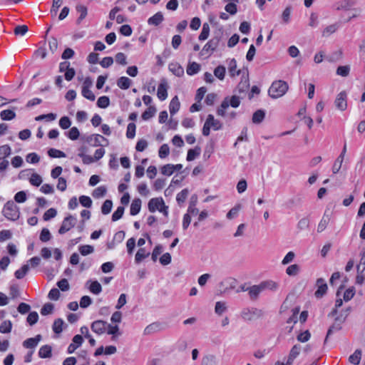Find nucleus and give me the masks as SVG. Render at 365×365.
<instances>
[{
  "label": "nucleus",
  "instance_id": "obj_46",
  "mask_svg": "<svg viewBox=\"0 0 365 365\" xmlns=\"http://www.w3.org/2000/svg\"><path fill=\"white\" fill-rule=\"evenodd\" d=\"M62 0H53V4L51 9V15L52 17H55L57 15L58 10L61 7Z\"/></svg>",
  "mask_w": 365,
  "mask_h": 365
},
{
  "label": "nucleus",
  "instance_id": "obj_23",
  "mask_svg": "<svg viewBox=\"0 0 365 365\" xmlns=\"http://www.w3.org/2000/svg\"><path fill=\"white\" fill-rule=\"evenodd\" d=\"M91 282V284L88 287L91 292H92L94 294H98L102 291V287L101 284L98 281H93L88 280L86 282V284Z\"/></svg>",
  "mask_w": 365,
  "mask_h": 365
},
{
  "label": "nucleus",
  "instance_id": "obj_62",
  "mask_svg": "<svg viewBox=\"0 0 365 365\" xmlns=\"http://www.w3.org/2000/svg\"><path fill=\"white\" fill-rule=\"evenodd\" d=\"M40 240L46 242L51 240V235L47 228H43L40 234Z\"/></svg>",
  "mask_w": 365,
  "mask_h": 365
},
{
  "label": "nucleus",
  "instance_id": "obj_22",
  "mask_svg": "<svg viewBox=\"0 0 365 365\" xmlns=\"http://www.w3.org/2000/svg\"><path fill=\"white\" fill-rule=\"evenodd\" d=\"M262 288L261 284L259 285H253L249 287V295L252 299H257L259 294L262 292Z\"/></svg>",
  "mask_w": 365,
  "mask_h": 365
},
{
  "label": "nucleus",
  "instance_id": "obj_12",
  "mask_svg": "<svg viewBox=\"0 0 365 365\" xmlns=\"http://www.w3.org/2000/svg\"><path fill=\"white\" fill-rule=\"evenodd\" d=\"M163 205L164 201L162 197H155L150 200L148 207L150 212H154L156 210H159Z\"/></svg>",
  "mask_w": 365,
  "mask_h": 365
},
{
  "label": "nucleus",
  "instance_id": "obj_18",
  "mask_svg": "<svg viewBox=\"0 0 365 365\" xmlns=\"http://www.w3.org/2000/svg\"><path fill=\"white\" fill-rule=\"evenodd\" d=\"M206 121L208 122V124L211 128L215 130H220L222 127V124L220 120L215 119L213 115L209 114L207 117Z\"/></svg>",
  "mask_w": 365,
  "mask_h": 365
},
{
  "label": "nucleus",
  "instance_id": "obj_29",
  "mask_svg": "<svg viewBox=\"0 0 365 365\" xmlns=\"http://www.w3.org/2000/svg\"><path fill=\"white\" fill-rule=\"evenodd\" d=\"M237 61L235 58H232L228 64V71L231 76H235L240 74V70L236 71Z\"/></svg>",
  "mask_w": 365,
  "mask_h": 365
},
{
  "label": "nucleus",
  "instance_id": "obj_43",
  "mask_svg": "<svg viewBox=\"0 0 365 365\" xmlns=\"http://www.w3.org/2000/svg\"><path fill=\"white\" fill-rule=\"evenodd\" d=\"M225 67L223 66H218L214 70V75L220 80H223L225 76Z\"/></svg>",
  "mask_w": 365,
  "mask_h": 365
},
{
  "label": "nucleus",
  "instance_id": "obj_25",
  "mask_svg": "<svg viewBox=\"0 0 365 365\" xmlns=\"http://www.w3.org/2000/svg\"><path fill=\"white\" fill-rule=\"evenodd\" d=\"M250 87V82L248 77L242 78L240 82L237 86V90L240 93H245L247 91Z\"/></svg>",
  "mask_w": 365,
  "mask_h": 365
},
{
  "label": "nucleus",
  "instance_id": "obj_41",
  "mask_svg": "<svg viewBox=\"0 0 365 365\" xmlns=\"http://www.w3.org/2000/svg\"><path fill=\"white\" fill-rule=\"evenodd\" d=\"M107 190L105 186H100L96 188L92 193V195L95 198H100L103 197L106 194Z\"/></svg>",
  "mask_w": 365,
  "mask_h": 365
},
{
  "label": "nucleus",
  "instance_id": "obj_31",
  "mask_svg": "<svg viewBox=\"0 0 365 365\" xmlns=\"http://www.w3.org/2000/svg\"><path fill=\"white\" fill-rule=\"evenodd\" d=\"M262 290L267 289L272 291H275L277 289L279 285L276 282L268 280L264 281L260 283Z\"/></svg>",
  "mask_w": 365,
  "mask_h": 365
},
{
  "label": "nucleus",
  "instance_id": "obj_61",
  "mask_svg": "<svg viewBox=\"0 0 365 365\" xmlns=\"http://www.w3.org/2000/svg\"><path fill=\"white\" fill-rule=\"evenodd\" d=\"M170 153V148L167 144H163L160 146L158 155L160 158H166Z\"/></svg>",
  "mask_w": 365,
  "mask_h": 365
},
{
  "label": "nucleus",
  "instance_id": "obj_5",
  "mask_svg": "<svg viewBox=\"0 0 365 365\" xmlns=\"http://www.w3.org/2000/svg\"><path fill=\"white\" fill-rule=\"evenodd\" d=\"M85 140L91 146H107L108 140L99 134H92L86 137Z\"/></svg>",
  "mask_w": 365,
  "mask_h": 365
},
{
  "label": "nucleus",
  "instance_id": "obj_27",
  "mask_svg": "<svg viewBox=\"0 0 365 365\" xmlns=\"http://www.w3.org/2000/svg\"><path fill=\"white\" fill-rule=\"evenodd\" d=\"M200 70V65L196 62L190 63L187 67V73L192 76L197 73Z\"/></svg>",
  "mask_w": 365,
  "mask_h": 365
},
{
  "label": "nucleus",
  "instance_id": "obj_50",
  "mask_svg": "<svg viewBox=\"0 0 365 365\" xmlns=\"http://www.w3.org/2000/svg\"><path fill=\"white\" fill-rule=\"evenodd\" d=\"M48 155L51 158H65L66 154L59 150L55 148H50L48 151Z\"/></svg>",
  "mask_w": 365,
  "mask_h": 365
},
{
  "label": "nucleus",
  "instance_id": "obj_63",
  "mask_svg": "<svg viewBox=\"0 0 365 365\" xmlns=\"http://www.w3.org/2000/svg\"><path fill=\"white\" fill-rule=\"evenodd\" d=\"M219 45H217L216 43V41H212V39H210L203 47L202 48V51H214L216 48Z\"/></svg>",
  "mask_w": 365,
  "mask_h": 365
},
{
  "label": "nucleus",
  "instance_id": "obj_34",
  "mask_svg": "<svg viewBox=\"0 0 365 365\" xmlns=\"http://www.w3.org/2000/svg\"><path fill=\"white\" fill-rule=\"evenodd\" d=\"M343 56V53L341 50H338L336 51L333 52L330 55L326 57V59L329 62H336L341 59Z\"/></svg>",
  "mask_w": 365,
  "mask_h": 365
},
{
  "label": "nucleus",
  "instance_id": "obj_15",
  "mask_svg": "<svg viewBox=\"0 0 365 365\" xmlns=\"http://www.w3.org/2000/svg\"><path fill=\"white\" fill-rule=\"evenodd\" d=\"M163 20L164 17L162 12L158 11L153 16L148 19V24L149 25L158 26L163 21Z\"/></svg>",
  "mask_w": 365,
  "mask_h": 365
},
{
  "label": "nucleus",
  "instance_id": "obj_19",
  "mask_svg": "<svg viewBox=\"0 0 365 365\" xmlns=\"http://www.w3.org/2000/svg\"><path fill=\"white\" fill-rule=\"evenodd\" d=\"M180 103L177 96L173 97L169 105V110L171 115L175 114L180 109Z\"/></svg>",
  "mask_w": 365,
  "mask_h": 365
},
{
  "label": "nucleus",
  "instance_id": "obj_39",
  "mask_svg": "<svg viewBox=\"0 0 365 365\" xmlns=\"http://www.w3.org/2000/svg\"><path fill=\"white\" fill-rule=\"evenodd\" d=\"M12 329V324L11 321H4L0 325V332L3 334L10 333Z\"/></svg>",
  "mask_w": 365,
  "mask_h": 365
},
{
  "label": "nucleus",
  "instance_id": "obj_36",
  "mask_svg": "<svg viewBox=\"0 0 365 365\" xmlns=\"http://www.w3.org/2000/svg\"><path fill=\"white\" fill-rule=\"evenodd\" d=\"M64 324V322L62 319L58 318L56 319L53 324V331L56 334H60L63 331V325Z\"/></svg>",
  "mask_w": 365,
  "mask_h": 365
},
{
  "label": "nucleus",
  "instance_id": "obj_54",
  "mask_svg": "<svg viewBox=\"0 0 365 365\" xmlns=\"http://www.w3.org/2000/svg\"><path fill=\"white\" fill-rule=\"evenodd\" d=\"M38 319V314L36 312H31L29 314L26 321L31 325H34Z\"/></svg>",
  "mask_w": 365,
  "mask_h": 365
},
{
  "label": "nucleus",
  "instance_id": "obj_42",
  "mask_svg": "<svg viewBox=\"0 0 365 365\" xmlns=\"http://www.w3.org/2000/svg\"><path fill=\"white\" fill-rule=\"evenodd\" d=\"M229 107V98L226 97L221 103L220 108L217 110L218 115L224 116L225 115V110Z\"/></svg>",
  "mask_w": 365,
  "mask_h": 365
},
{
  "label": "nucleus",
  "instance_id": "obj_17",
  "mask_svg": "<svg viewBox=\"0 0 365 365\" xmlns=\"http://www.w3.org/2000/svg\"><path fill=\"white\" fill-rule=\"evenodd\" d=\"M52 356V347L50 345L42 346L38 351V356L41 359L51 358Z\"/></svg>",
  "mask_w": 365,
  "mask_h": 365
},
{
  "label": "nucleus",
  "instance_id": "obj_16",
  "mask_svg": "<svg viewBox=\"0 0 365 365\" xmlns=\"http://www.w3.org/2000/svg\"><path fill=\"white\" fill-rule=\"evenodd\" d=\"M169 70L176 76L181 77L184 75V69L178 63L169 64Z\"/></svg>",
  "mask_w": 365,
  "mask_h": 365
},
{
  "label": "nucleus",
  "instance_id": "obj_59",
  "mask_svg": "<svg viewBox=\"0 0 365 365\" xmlns=\"http://www.w3.org/2000/svg\"><path fill=\"white\" fill-rule=\"evenodd\" d=\"M81 93L84 98L91 101H93L96 98L94 93L88 88H82Z\"/></svg>",
  "mask_w": 365,
  "mask_h": 365
},
{
  "label": "nucleus",
  "instance_id": "obj_60",
  "mask_svg": "<svg viewBox=\"0 0 365 365\" xmlns=\"http://www.w3.org/2000/svg\"><path fill=\"white\" fill-rule=\"evenodd\" d=\"M160 324L158 323H153L149 324L144 329L145 334H150L157 331L159 329Z\"/></svg>",
  "mask_w": 365,
  "mask_h": 365
},
{
  "label": "nucleus",
  "instance_id": "obj_64",
  "mask_svg": "<svg viewBox=\"0 0 365 365\" xmlns=\"http://www.w3.org/2000/svg\"><path fill=\"white\" fill-rule=\"evenodd\" d=\"M299 271V265L294 264L289 266L286 269V273L289 276H295Z\"/></svg>",
  "mask_w": 365,
  "mask_h": 365
},
{
  "label": "nucleus",
  "instance_id": "obj_48",
  "mask_svg": "<svg viewBox=\"0 0 365 365\" xmlns=\"http://www.w3.org/2000/svg\"><path fill=\"white\" fill-rule=\"evenodd\" d=\"M227 310L226 304L224 302H217L215 304V312L217 314L221 315Z\"/></svg>",
  "mask_w": 365,
  "mask_h": 365
},
{
  "label": "nucleus",
  "instance_id": "obj_44",
  "mask_svg": "<svg viewBox=\"0 0 365 365\" xmlns=\"http://www.w3.org/2000/svg\"><path fill=\"white\" fill-rule=\"evenodd\" d=\"M110 105V99L108 96H103L98 98L97 106L101 108H106Z\"/></svg>",
  "mask_w": 365,
  "mask_h": 365
},
{
  "label": "nucleus",
  "instance_id": "obj_37",
  "mask_svg": "<svg viewBox=\"0 0 365 365\" xmlns=\"http://www.w3.org/2000/svg\"><path fill=\"white\" fill-rule=\"evenodd\" d=\"M156 113V108L154 106H150L148 109H146L142 114V118L144 120H148L152 117L154 116V115Z\"/></svg>",
  "mask_w": 365,
  "mask_h": 365
},
{
  "label": "nucleus",
  "instance_id": "obj_1",
  "mask_svg": "<svg viewBox=\"0 0 365 365\" xmlns=\"http://www.w3.org/2000/svg\"><path fill=\"white\" fill-rule=\"evenodd\" d=\"M287 82L279 80L274 81L268 90L269 96L272 98H278L283 96L288 91Z\"/></svg>",
  "mask_w": 365,
  "mask_h": 365
},
{
  "label": "nucleus",
  "instance_id": "obj_21",
  "mask_svg": "<svg viewBox=\"0 0 365 365\" xmlns=\"http://www.w3.org/2000/svg\"><path fill=\"white\" fill-rule=\"evenodd\" d=\"M265 117V111L262 109L256 110L252 115V123L255 124L261 123Z\"/></svg>",
  "mask_w": 365,
  "mask_h": 365
},
{
  "label": "nucleus",
  "instance_id": "obj_56",
  "mask_svg": "<svg viewBox=\"0 0 365 365\" xmlns=\"http://www.w3.org/2000/svg\"><path fill=\"white\" fill-rule=\"evenodd\" d=\"M94 251V248L91 245H81L79 247L80 253L83 255H88L93 253Z\"/></svg>",
  "mask_w": 365,
  "mask_h": 365
},
{
  "label": "nucleus",
  "instance_id": "obj_10",
  "mask_svg": "<svg viewBox=\"0 0 365 365\" xmlns=\"http://www.w3.org/2000/svg\"><path fill=\"white\" fill-rule=\"evenodd\" d=\"M331 212H329L327 210H325L324 214L317 227L318 232H322L326 229L327 226L328 225V224L331 220Z\"/></svg>",
  "mask_w": 365,
  "mask_h": 365
},
{
  "label": "nucleus",
  "instance_id": "obj_3",
  "mask_svg": "<svg viewBox=\"0 0 365 365\" xmlns=\"http://www.w3.org/2000/svg\"><path fill=\"white\" fill-rule=\"evenodd\" d=\"M348 314L345 317H342V314H339L334 319V324L329 328L327 334L324 340V343H327L329 336L333 333L340 331L342 329V324L345 322Z\"/></svg>",
  "mask_w": 365,
  "mask_h": 365
},
{
  "label": "nucleus",
  "instance_id": "obj_7",
  "mask_svg": "<svg viewBox=\"0 0 365 365\" xmlns=\"http://www.w3.org/2000/svg\"><path fill=\"white\" fill-rule=\"evenodd\" d=\"M316 285L317 287V289L314 293V296L317 298L320 299L323 297L327 292V284L323 278H319L317 279Z\"/></svg>",
  "mask_w": 365,
  "mask_h": 365
},
{
  "label": "nucleus",
  "instance_id": "obj_8",
  "mask_svg": "<svg viewBox=\"0 0 365 365\" xmlns=\"http://www.w3.org/2000/svg\"><path fill=\"white\" fill-rule=\"evenodd\" d=\"M107 322L103 320H96L91 325V330L97 334H103L106 331Z\"/></svg>",
  "mask_w": 365,
  "mask_h": 365
},
{
  "label": "nucleus",
  "instance_id": "obj_11",
  "mask_svg": "<svg viewBox=\"0 0 365 365\" xmlns=\"http://www.w3.org/2000/svg\"><path fill=\"white\" fill-rule=\"evenodd\" d=\"M168 83L165 79H163L158 88L157 96L160 101H164L168 97Z\"/></svg>",
  "mask_w": 365,
  "mask_h": 365
},
{
  "label": "nucleus",
  "instance_id": "obj_32",
  "mask_svg": "<svg viewBox=\"0 0 365 365\" xmlns=\"http://www.w3.org/2000/svg\"><path fill=\"white\" fill-rule=\"evenodd\" d=\"M361 357V349H356L353 354L349 357V361L354 365H358L360 363Z\"/></svg>",
  "mask_w": 365,
  "mask_h": 365
},
{
  "label": "nucleus",
  "instance_id": "obj_49",
  "mask_svg": "<svg viewBox=\"0 0 365 365\" xmlns=\"http://www.w3.org/2000/svg\"><path fill=\"white\" fill-rule=\"evenodd\" d=\"M349 66H340L336 69V74L343 77H346L349 76Z\"/></svg>",
  "mask_w": 365,
  "mask_h": 365
},
{
  "label": "nucleus",
  "instance_id": "obj_55",
  "mask_svg": "<svg viewBox=\"0 0 365 365\" xmlns=\"http://www.w3.org/2000/svg\"><path fill=\"white\" fill-rule=\"evenodd\" d=\"M54 309V306L51 303L45 304L41 309V314L43 316L50 314L52 313Z\"/></svg>",
  "mask_w": 365,
  "mask_h": 365
},
{
  "label": "nucleus",
  "instance_id": "obj_38",
  "mask_svg": "<svg viewBox=\"0 0 365 365\" xmlns=\"http://www.w3.org/2000/svg\"><path fill=\"white\" fill-rule=\"evenodd\" d=\"M209 34H210V26L207 23H205L202 25V29L201 33L198 37L199 40L200 41L206 40L209 36Z\"/></svg>",
  "mask_w": 365,
  "mask_h": 365
},
{
  "label": "nucleus",
  "instance_id": "obj_52",
  "mask_svg": "<svg viewBox=\"0 0 365 365\" xmlns=\"http://www.w3.org/2000/svg\"><path fill=\"white\" fill-rule=\"evenodd\" d=\"M135 128H136V126H135V123H130L128 125L127 132H126V137L128 138L132 139L135 137Z\"/></svg>",
  "mask_w": 365,
  "mask_h": 365
},
{
  "label": "nucleus",
  "instance_id": "obj_40",
  "mask_svg": "<svg viewBox=\"0 0 365 365\" xmlns=\"http://www.w3.org/2000/svg\"><path fill=\"white\" fill-rule=\"evenodd\" d=\"M29 269V264H24L22 267L18 270H16L14 273V275L16 279H20L24 277Z\"/></svg>",
  "mask_w": 365,
  "mask_h": 365
},
{
  "label": "nucleus",
  "instance_id": "obj_45",
  "mask_svg": "<svg viewBox=\"0 0 365 365\" xmlns=\"http://www.w3.org/2000/svg\"><path fill=\"white\" fill-rule=\"evenodd\" d=\"M189 191L187 189H183L181 192H180L176 197V200L179 205L185 202V200L187 197Z\"/></svg>",
  "mask_w": 365,
  "mask_h": 365
},
{
  "label": "nucleus",
  "instance_id": "obj_13",
  "mask_svg": "<svg viewBox=\"0 0 365 365\" xmlns=\"http://www.w3.org/2000/svg\"><path fill=\"white\" fill-rule=\"evenodd\" d=\"M41 334H37L35 337L29 338L23 342V346L26 349H34L41 340Z\"/></svg>",
  "mask_w": 365,
  "mask_h": 365
},
{
  "label": "nucleus",
  "instance_id": "obj_57",
  "mask_svg": "<svg viewBox=\"0 0 365 365\" xmlns=\"http://www.w3.org/2000/svg\"><path fill=\"white\" fill-rule=\"evenodd\" d=\"M79 202L85 207L89 208L92 206V200L88 196L81 195L79 197Z\"/></svg>",
  "mask_w": 365,
  "mask_h": 365
},
{
  "label": "nucleus",
  "instance_id": "obj_20",
  "mask_svg": "<svg viewBox=\"0 0 365 365\" xmlns=\"http://www.w3.org/2000/svg\"><path fill=\"white\" fill-rule=\"evenodd\" d=\"M141 200L140 198H135L133 200L130 205V213L131 215H136L140 211L141 208Z\"/></svg>",
  "mask_w": 365,
  "mask_h": 365
},
{
  "label": "nucleus",
  "instance_id": "obj_4",
  "mask_svg": "<svg viewBox=\"0 0 365 365\" xmlns=\"http://www.w3.org/2000/svg\"><path fill=\"white\" fill-rule=\"evenodd\" d=\"M262 316L263 312L255 307L245 308L241 312V317L245 321H252L255 318H260Z\"/></svg>",
  "mask_w": 365,
  "mask_h": 365
},
{
  "label": "nucleus",
  "instance_id": "obj_35",
  "mask_svg": "<svg viewBox=\"0 0 365 365\" xmlns=\"http://www.w3.org/2000/svg\"><path fill=\"white\" fill-rule=\"evenodd\" d=\"M150 255L149 252H146L145 248H140L135 254V260L136 263L140 262L143 259Z\"/></svg>",
  "mask_w": 365,
  "mask_h": 365
},
{
  "label": "nucleus",
  "instance_id": "obj_24",
  "mask_svg": "<svg viewBox=\"0 0 365 365\" xmlns=\"http://www.w3.org/2000/svg\"><path fill=\"white\" fill-rule=\"evenodd\" d=\"M131 82L129 78L122 76L118 79L117 86L121 89L126 90L130 88Z\"/></svg>",
  "mask_w": 365,
  "mask_h": 365
},
{
  "label": "nucleus",
  "instance_id": "obj_28",
  "mask_svg": "<svg viewBox=\"0 0 365 365\" xmlns=\"http://www.w3.org/2000/svg\"><path fill=\"white\" fill-rule=\"evenodd\" d=\"M201 148L199 146H196L194 149H190L187 151V160L192 161L200 155Z\"/></svg>",
  "mask_w": 365,
  "mask_h": 365
},
{
  "label": "nucleus",
  "instance_id": "obj_26",
  "mask_svg": "<svg viewBox=\"0 0 365 365\" xmlns=\"http://www.w3.org/2000/svg\"><path fill=\"white\" fill-rule=\"evenodd\" d=\"M0 118L3 120H11L16 118V113L12 110H4L0 113Z\"/></svg>",
  "mask_w": 365,
  "mask_h": 365
},
{
  "label": "nucleus",
  "instance_id": "obj_9",
  "mask_svg": "<svg viewBox=\"0 0 365 365\" xmlns=\"http://www.w3.org/2000/svg\"><path fill=\"white\" fill-rule=\"evenodd\" d=\"M335 106L337 109L343 111L346 109L347 102H346V93L345 91L340 92L334 101Z\"/></svg>",
  "mask_w": 365,
  "mask_h": 365
},
{
  "label": "nucleus",
  "instance_id": "obj_6",
  "mask_svg": "<svg viewBox=\"0 0 365 365\" xmlns=\"http://www.w3.org/2000/svg\"><path fill=\"white\" fill-rule=\"evenodd\" d=\"M76 224V218L73 215H68L65 217L62 222L61 226L58 230V233L63 235L69 231Z\"/></svg>",
  "mask_w": 365,
  "mask_h": 365
},
{
  "label": "nucleus",
  "instance_id": "obj_58",
  "mask_svg": "<svg viewBox=\"0 0 365 365\" xmlns=\"http://www.w3.org/2000/svg\"><path fill=\"white\" fill-rule=\"evenodd\" d=\"M125 208L123 206H119L117 210L112 215V220L117 221L120 220L124 213Z\"/></svg>",
  "mask_w": 365,
  "mask_h": 365
},
{
  "label": "nucleus",
  "instance_id": "obj_53",
  "mask_svg": "<svg viewBox=\"0 0 365 365\" xmlns=\"http://www.w3.org/2000/svg\"><path fill=\"white\" fill-rule=\"evenodd\" d=\"M30 183L34 186H39L42 182L41 177L37 173H33L30 178Z\"/></svg>",
  "mask_w": 365,
  "mask_h": 365
},
{
  "label": "nucleus",
  "instance_id": "obj_33",
  "mask_svg": "<svg viewBox=\"0 0 365 365\" xmlns=\"http://www.w3.org/2000/svg\"><path fill=\"white\" fill-rule=\"evenodd\" d=\"M76 9V11L80 13V16L77 19V23L80 24L81 21L86 17L88 14V9L85 6L81 4L77 5Z\"/></svg>",
  "mask_w": 365,
  "mask_h": 365
},
{
  "label": "nucleus",
  "instance_id": "obj_51",
  "mask_svg": "<svg viewBox=\"0 0 365 365\" xmlns=\"http://www.w3.org/2000/svg\"><path fill=\"white\" fill-rule=\"evenodd\" d=\"M67 136L72 140H77L80 136V132L76 127H72L67 133Z\"/></svg>",
  "mask_w": 365,
  "mask_h": 365
},
{
  "label": "nucleus",
  "instance_id": "obj_2",
  "mask_svg": "<svg viewBox=\"0 0 365 365\" xmlns=\"http://www.w3.org/2000/svg\"><path fill=\"white\" fill-rule=\"evenodd\" d=\"M2 214L7 220L16 221L20 217L19 207L14 201L9 200L4 205Z\"/></svg>",
  "mask_w": 365,
  "mask_h": 365
},
{
  "label": "nucleus",
  "instance_id": "obj_14",
  "mask_svg": "<svg viewBox=\"0 0 365 365\" xmlns=\"http://www.w3.org/2000/svg\"><path fill=\"white\" fill-rule=\"evenodd\" d=\"M300 350L301 346L299 344H295L293 346L288 356L287 365H292L294 360L299 356Z\"/></svg>",
  "mask_w": 365,
  "mask_h": 365
},
{
  "label": "nucleus",
  "instance_id": "obj_30",
  "mask_svg": "<svg viewBox=\"0 0 365 365\" xmlns=\"http://www.w3.org/2000/svg\"><path fill=\"white\" fill-rule=\"evenodd\" d=\"M201 365H217V357L213 354H208L202 358Z\"/></svg>",
  "mask_w": 365,
  "mask_h": 365
},
{
  "label": "nucleus",
  "instance_id": "obj_47",
  "mask_svg": "<svg viewBox=\"0 0 365 365\" xmlns=\"http://www.w3.org/2000/svg\"><path fill=\"white\" fill-rule=\"evenodd\" d=\"M113 207V202L110 200H106L102 207H101V212L103 215H108L110 212L111 209Z\"/></svg>",
  "mask_w": 365,
  "mask_h": 365
}]
</instances>
